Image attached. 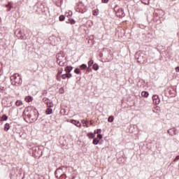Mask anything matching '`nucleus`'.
Returning <instances> with one entry per match:
<instances>
[{"instance_id":"1","label":"nucleus","mask_w":179,"mask_h":179,"mask_svg":"<svg viewBox=\"0 0 179 179\" xmlns=\"http://www.w3.org/2000/svg\"><path fill=\"white\" fill-rule=\"evenodd\" d=\"M135 58L139 64H146V56L145 53L138 51L135 54Z\"/></svg>"},{"instance_id":"33","label":"nucleus","mask_w":179,"mask_h":179,"mask_svg":"<svg viewBox=\"0 0 179 179\" xmlns=\"http://www.w3.org/2000/svg\"><path fill=\"white\" fill-rule=\"evenodd\" d=\"M176 72H179V66H177V67L176 68Z\"/></svg>"},{"instance_id":"19","label":"nucleus","mask_w":179,"mask_h":179,"mask_svg":"<svg viewBox=\"0 0 179 179\" xmlns=\"http://www.w3.org/2000/svg\"><path fill=\"white\" fill-rule=\"evenodd\" d=\"M22 103L21 101H17L15 102V106H17V107L22 106Z\"/></svg>"},{"instance_id":"21","label":"nucleus","mask_w":179,"mask_h":179,"mask_svg":"<svg viewBox=\"0 0 179 179\" xmlns=\"http://www.w3.org/2000/svg\"><path fill=\"white\" fill-rule=\"evenodd\" d=\"M108 122H113V121H114V117L110 116V117L108 118Z\"/></svg>"},{"instance_id":"26","label":"nucleus","mask_w":179,"mask_h":179,"mask_svg":"<svg viewBox=\"0 0 179 179\" xmlns=\"http://www.w3.org/2000/svg\"><path fill=\"white\" fill-rule=\"evenodd\" d=\"M94 134H97L98 135H100L101 134V129H97L95 131Z\"/></svg>"},{"instance_id":"36","label":"nucleus","mask_w":179,"mask_h":179,"mask_svg":"<svg viewBox=\"0 0 179 179\" xmlns=\"http://www.w3.org/2000/svg\"><path fill=\"white\" fill-rule=\"evenodd\" d=\"M0 22H1V18H0Z\"/></svg>"},{"instance_id":"35","label":"nucleus","mask_w":179,"mask_h":179,"mask_svg":"<svg viewBox=\"0 0 179 179\" xmlns=\"http://www.w3.org/2000/svg\"><path fill=\"white\" fill-rule=\"evenodd\" d=\"M88 135H93V134H92V133H90V134H88Z\"/></svg>"},{"instance_id":"32","label":"nucleus","mask_w":179,"mask_h":179,"mask_svg":"<svg viewBox=\"0 0 179 179\" xmlns=\"http://www.w3.org/2000/svg\"><path fill=\"white\" fill-rule=\"evenodd\" d=\"M178 160H179V155H178L175 159H174V162H178Z\"/></svg>"},{"instance_id":"12","label":"nucleus","mask_w":179,"mask_h":179,"mask_svg":"<svg viewBox=\"0 0 179 179\" xmlns=\"http://www.w3.org/2000/svg\"><path fill=\"white\" fill-rule=\"evenodd\" d=\"M25 101H27V103H31V101H33V97L31 96H26Z\"/></svg>"},{"instance_id":"16","label":"nucleus","mask_w":179,"mask_h":179,"mask_svg":"<svg viewBox=\"0 0 179 179\" xmlns=\"http://www.w3.org/2000/svg\"><path fill=\"white\" fill-rule=\"evenodd\" d=\"M69 23H70V24H75L76 21H75L73 19H69Z\"/></svg>"},{"instance_id":"20","label":"nucleus","mask_w":179,"mask_h":179,"mask_svg":"<svg viewBox=\"0 0 179 179\" xmlns=\"http://www.w3.org/2000/svg\"><path fill=\"white\" fill-rule=\"evenodd\" d=\"M6 120H8V116L6 115H3L1 117V121H6Z\"/></svg>"},{"instance_id":"24","label":"nucleus","mask_w":179,"mask_h":179,"mask_svg":"<svg viewBox=\"0 0 179 179\" xmlns=\"http://www.w3.org/2000/svg\"><path fill=\"white\" fill-rule=\"evenodd\" d=\"M74 72H75V73H76L77 75H79V73H80V69H76L74 70Z\"/></svg>"},{"instance_id":"2","label":"nucleus","mask_w":179,"mask_h":179,"mask_svg":"<svg viewBox=\"0 0 179 179\" xmlns=\"http://www.w3.org/2000/svg\"><path fill=\"white\" fill-rule=\"evenodd\" d=\"M28 115H29V117H31V118L34 119V118H37L38 115V112L37 110L36 109V108H34L33 106H29L25 109L24 113L26 112H29Z\"/></svg>"},{"instance_id":"7","label":"nucleus","mask_w":179,"mask_h":179,"mask_svg":"<svg viewBox=\"0 0 179 179\" xmlns=\"http://www.w3.org/2000/svg\"><path fill=\"white\" fill-rule=\"evenodd\" d=\"M100 139H103L102 135H98L97 137L93 140V144L97 145V143H99V142H100Z\"/></svg>"},{"instance_id":"22","label":"nucleus","mask_w":179,"mask_h":179,"mask_svg":"<svg viewBox=\"0 0 179 179\" xmlns=\"http://www.w3.org/2000/svg\"><path fill=\"white\" fill-rule=\"evenodd\" d=\"M99 13V9L93 10L92 15L94 16H97V13Z\"/></svg>"},{"instance_id":"13","label":"nucleus","mask_w":179,"mask_h":179,"mask_svg":"<svg viewBox=\"0 0 179 179\" xmlns=\"http://www.w3.org/2000/svg\"><path fill=\"white\" fill-rule=\"evenodd\" d=\"M46 114L48 115H50V114H52V109L51 108V107L48 108L47 110H46Z\"/></svg>"},{"instance_id":"34","label":"nucleus","mask_w":179,"mask_h":179,"mask_svg":"<svg viewBox=\"0 0 179 179\" xmlns=\"http://www.w3.org/2000/svg\"><path fill=\"white\" fill-rule=\"evenodd\" d=\"M90 138H94V136H90Z\"/></svg>"},{"instance_id":"14","label":"nucleus","mask_w":179,"mask_h":179,"mask_svg":"<svg viewBox=\"0 0 179 179\" xmlns=\"http://www.w3.org/2000/svg\"><path fill=\"white\" fill-rule=\"evenodd\" d=\"M9 128H10L9 123H6L4 127V131H9Z\"/></svg>"},{"instance_id":"3","label":"nucleus","mask_w":179,"mask_h":179,"mask_svg":"<svg viewBox=\"0 0 179 179\" xmlns=\"http://www.w3.org/2000/svg\"><path fill=\"white\" fill-rule=\"evenodd\" d=\"M10 80H14L15 85H20L22 83V77H20V75L15 73L10 77Z\"/></svg>"},{"instance_id":"15","label":"nucleus","mask_w":179,"mask_h":179,"mask_svg":"<svg viewBox=\"0 0 179 179\" xmlns=\"http://www.w3.org/2000/svg\"><path fill=\"white\" fill-rule=\"evenodd\" d=\"M92 69L94 70V71H99V65L97 64H94L93 66H92Z\"/></svg>"},{"instance_id":"17","label":"nucleus","mask_w":179,"mask_h":179,"mask_svg":"<svg viewBox=\"0 0 179 179\" xmlns=\"http://www.w3.org/2000/svg\"><path fill=\"white\" fill-rule=\"evenodd\" d=\"M59 20L60 22H64V20H65V15H60V16L59 17Z\"/></svg>"},{"instance_id":"31","label":"nucleus","mask_w":179,"mask_h":179,"mask_svg":"<svg viewBox=\"0 0 179 179\" xmlns=\"http://www.w3.org/2000/svg\"><path fill=\"white\" fill-rule=\"evenodd\" d=\"M108 1L110 0H101L102 3H108Z\"/></svg>"},{"instance_id":"5","label":"nucleus","mask_w":179,"mask_h":179,"mask_svg":"<svg viewBox=\"0 0 179 179\" xmlns=\"http://www.w3.org/2000/svg\"><path fill=\"white\" fill-rule=\"evenodd\" d=\"M56 58H57V62L65 61V60H66V57H65L64 56V54H62V53H58V54L56 55Z\"/></svg>"},{"instance_id":"29","label":"nucleus","mask_w":179,"mask_h":179,"mask_svg":"<svg viewBox=\"0 0 179 179\" xmlns=\"http://www.w3.org/2000/svg\"><path fill=\"white\" fill-rule=\"evenodd\" d=\"M81 125H82V124H80V122H79V121H77V122H76V127H81Z\"/></svg>"},{"instance_id":"28","label":"nucleus","mask_w":179,"mask_h":179,"mask_svg":"<svg viewBox=\"0 0 179 179\" xmlns=\"http://www.w3.org/2000/svg\"><path fill=\"white\" fill-rule=\"evenodd\" d=\"M70 122H71V124H73L74 125H76L77 120H70Z\"/></svg>"},{"instance_id":"9","label":"nucleus","mask_w":179,"mask_h":179,"mask_svg":"<svg viewBox=\"0 0 179 179\" xmlns=\"http://www.w3.org/2000/svg\"><path fill=\"white\" fill-rule=\"evenodd\" d=\"M59 66H65V64H66V60H62L57 62Z\"/></svg>"},{"instance_id":"30","label":"nucleus","mask_w":179,"mask_h":179,"mask_svg":"<svg viewBox=\"0 0 179 179\" xmlns=\"http://www.w3.org/2000/svg\"><path fill=\"white\" fill-rule=\"evenodd\" d=\"M64 71V70H63L62 69H59V70H58L57 75H61V73H62V71Z\"/></svg>"},{"instance_id":"18","label":"nucleus","mask_w":179,"mask_h":179,"mask_svg":"<svg viewBox=\"0 0 179 179\" xmlns=\"http://www.w3.org/2000/svg\"><path fill=\"white\" fill-rule=\"evenodd\" d=\"M93 64H94V62L93 61V59H90L88 62V66H89V68H90V66H92V65H93Z\"/></svg>"},{"instance_id":"11","label":"nucleus","mask_w":179,"mask_h":179,"mask_svg":"<svg viewBox=\"0 0 179 179\" xmlns=\"http://www.w3.org/2000/svg\"><path fill=\"white\" fill-rule=\"evenodd\" d=\"M141 96H142V97H146V98H148V97H149V92H146V91H143V92H141Z\"/></svg>"},{"instance_id":"23","label":"nucleus","mask_w":179,"mask_h":179,"mask_svg":"<svg viewBox=\"0 0 179 179\" xmlns=\"http://www.w3.org/2000/svg\"><path fill=\"white\" fill-rule=\"evenodd\" d=\"M6 8H9V9L8 10L9 12V11H10V9H12V8H13V6H12L10 3H8V5H6Z\"/></svg>"},{"instance_id":"10","label":"nucleus","mask_w":179,"mask_h":179,"mask_svg":"<svg viewBox=\"0 0 179 179\" xmlns=\"http://www.w3.org/2000/svg\"><path fill=\"white\" fill-rule=\"evenodd\" d=\"M73 69V67L71 66H67L66 68H65V71H66V73H71V71H72Z\"/></svg>"},{"instance_id":"6","label":"nucleus","mask_w":179,"mask_h":179,"mask_svg":"<svg viewBox=\"0 0 179 179\" xmlns=\"http://www.w3.org/2000/svg\"><path fill=\"white\" fill-rule=\"evenodd\" d=\"M152 101L155 104H160V98L159 97V95H153Z\"/></svg>"},{"instance_id":"25","label":"nucleus","mask_w":179,"mask_h":179,"mask_svg":"<svg viewBox=\"0 0 179 179\" xmlns=\"http://www.w3.org/2000/svg\"><path fill=\"white\" fill-rule=\"evenodd\" d=\"M81 69H86L87 68V65L86 64H82L80 66Z\"/></svg>"},{"instance_id":"27","label":"nucleus","mask_w":179,"mask_h":179,"mask_svg":"<svg viewBox=\"0 0 179 179\" xmlns=\"http://www.w3.org/2000/svg\"><path fill=\"white\" fill-rule=\"evenodd\" d=\"M57 80H58V82H61V75H58L57 76Z\"/></svg>"},{"instance_id":"8","label":"nucleus","mask_w":179,"mask_h":179,"mask_svg":"<svg viewBox=\"0 0 179 179\" xmlns=\"http://www.w3.org/2000/svg\"><path fill=\"white\" fill-rule=\"evenodd\" d=\"M62 79H70V78H72V74L71 73H66V74L62 75Z\"/></svg>"},{"instance_id":"4","label":"nucleus","mask_w":179,"mask_h":179,"mask_svg":"<svg viewBox=\"0 0 179 179\" xmlns=\"http://www.w3.org/2000/svg\"><path fill=\"white\" fill-rule=\"evenodd\" d=\"M43 103H45V104H46L47 107H54V103H52V101H50L48 98H43Z\"/></svg>"}]
</instances>
